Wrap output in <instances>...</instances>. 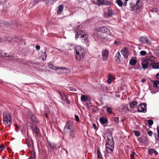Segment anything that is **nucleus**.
Masks as SVG:
<instances>
[{
    "label": "nucleus",
    "mask_w": 159,
    "mask_h": 159,
    "mask_svg": "<svg viewBox=\"0 0 159 159\" xmlns=\"http://www.w3.org/2000/svg\"><path fill=\"white\" fill-rule=\"evenodd\" d=\"M146 59L150 65L152 64L154 62L156 61V58L153 56H151Z\"/></svg>",
    "instance_id": "nucleus-11"
},
{
    "label": "nucleus",
    "mask_w": 159,
    "mask_h": 159,
    "mask_svg": "<svg viewBox=\"0 0 159 159\" xmlns=\"http://www.w3.org/2000/svg\"><path fill=\"white\" fill-rule=\"evenodd\" d=\"M156 77L157 78L159 79V73L157 74Z\"/></svg>",
    "instance_id": "nucleus-61"
},
{
    "label": "nucleus",
    "mask_w": 159,
    "mask_h": 159,
    "mask_svg": "<svg viewBox=\"0 0 159 159\" xmlns=\"http://www.w3.org/2000/svg\"><path fill=\"white\" fill-rule=\"evenodd\" d=\"M28 159H35V153L34 152L31 153L30 157Z\"/></svg>",
    "instance_id": "nucleus-29"
},
{
    "label": "nucleus",
    "mask_w": 159,
    "mask_h": 159,
    "mask_svg": "<svg viewBox=\"0 0 159 159\" xmlns=\"http://www.w3.org/2000/svg\"><path fill=\"white\" fill-rule=\"evenodd\" d=\"M12 122L10 113L7 111H5L3 113V123L4 125H11Z\"/></svg>",
    "instance_id": "nucleus-5"
},
{
    "label": "nucleus",
    "mask_w": 159,
    "mask_h": 159,
    "mask_svg": "<svg viewBox=\"0 0 159 159\" xmlns=\"http://www.w3.org/2000/svg\"><path fill=\"white\" fill-rule=\"evenodd\" d=\"M75 119L77 121H79V117L77 115H75Z\"/></svg>",
    "instance_id": "nucleus-49"
},
{
    "label": "nucleus",
    "mask_w": 159,
    "mask_h": 159,
    "mask_svg": "<svg viewBox=\"0 0 159 159\" xmlns=\"http://www.w3.org/2000/svg\"><path fill=\"white\" fill-rule=\"evenodd\" d=\"M58 93L59 94L60 97H61L62 99L65 101L67 103H69V101L68 98V96L67 95H66L63 93L61 92L60 91H58Z\"/></svg>",
    "instance_id": "nucleus-10"
},
{
    "label": "nucleus",
    "mask_w": 159,
    "mask_h": 159,
    "mask_svg": "<svg viewBox=\"0 0 159 159\" xmlns=\"http://www.w3.org/2000/svg\"><path fill=\"white\" fill-rule=\"evenodd\" d=\"M139 41L142 44H147L148 45H151V42L149 41L147 37H142L139 38Z\"/></svg>",
    "instance_id": "nucleus-7"
},
{
    "label": "nucleus",
    "mask_w": 159,
    "mask_h": 159,
    "mask_svg": "<svg viewBox=\"0 0 159 159\" xmlns=\"http://www.w3.org/2000/svg\"><path fill=\"white\" fill-rule=\"evenodd\" d=\"M84 35L85 34L83 31L81 30H79L76 34L75 38L76 39H77L79 37L82 38Z\"/></svg>",
    "instance_id": "nucleus-13"
},
{
    "label": "nucleus",
    "mask_w": 159,
    "mask_h": 159,
    "mask_svg": "<svg viewBox=\"0 0 159 159\" xmlns=\"http://www.w3.org/2000/svg\"><path fill=\"white\" fill-rule=\"evenodd\" d=\"M140 8L139 6H136V4H135L134 8V11H136L138 9H139Z\"/></svg>",
    "instance_id": "nucleus-41"
},
{
    "label": "nucleus",
    "mask_w": 159,
    "mask_h": 159,
    "mask_svg": "<svg viewBox=\"0 0 159 159\" xmlns=\"http://www.w3.org/2000/svg\"><path fill=\"white\" fill-rule=\"evenodd\" d=\"M32 131L34 133H36L37 135L39 136L40 135V133L39 132V129H37V128L35 126L34 128L32 129Z\"/></svg>",
    "instance_id": "nucleus-17"
},
{
    "label": "nucleus",
    "mask_w": 159,
    "mask_h": 159,
    "mask_svg": "<svg viewBox=\"0 0 159 159\" xmlns=\"http://www.w3.org/2000/svg\"><path fill=\"white\" fill-rule=\"evenodd\" d=\"M64 131L65 133H69L70 139H73L75 137V130L73 124L70 121L67 122L64 127Z\"/></svg>",
    "instance_id": "nucleus-2"
},
{
    "label": "nucleus",
    "mask_w": 159,
    "mask_h": 159,
    "mask_svg": "<svg viewBox=\"0 0 159 159\" xmlns=\"http://www.w3.org/2000/svg\"><path fill=\"white\" fill-rule=\"evenodd\" d=\"M134 133L136 137H138L140 135V133L139 131L136 130L134 131Z\"/></svg>",
    "instance_id": "nucleus-33"
},
{
    "label": "nucleus",
    "mask_w": 159,
    "mask_h": 159,
    "mask_svg": "<svg viewBox=\"0 0 159 159\" xmlns=\"http://www.w3.org/2000/svg\"><path fill=\"white\" fill-rule=\"evenodd\" d=\"M116 61H118V59H119V52H117L116 55Z\"/></svg>",
    "instance_id": "nucleus-40"
},
{
    "label": "nucleus",
    "mask_w": 159,
    "mask_h": 159,
    "mask_svg": "<svg viewBox=\"0 0 159 159\" xmlns=\"http://www.w3.org/2000/svg\"><path fill=\"white\" fill-rule=\"evenodd\" d=\"M121 107V109L122 110V112L123 111H125V110H126L127 109V107L125 106L124 107L123 106H122Z\"/></svg>",
    "instance_id": "nucleus-45"
},
{
    "label": "nucleus",
    "mask_w": 159,
    "mask_h": 159,
    "mask_svg": "<svg viewBox=\"0 0 159 159\" xmlns=\"http://www.w3.org/2000/svg\"><path fill=\"white\" fill-rule=\"evenodd\" d=\"M81 99L82 101H88L89 99L88 96L85 95L81 96Z\"/></svg>",
    "instance_id": "nucleus-21"
},
{
    "label": "nucleus",
    "mask_w": 159,
    "mask_h": 159,
    "mask_svg": "<svg viewBox=\"0 0 159 159\" xmlns=\"http://www.w3.org/2000/svg\"><path fill=\"white\" fill-rule=\"evenodd\" d=\"M107 12H105L104 14V16L105 18H108L111 17L113 15V11L111 9L108 7L107 9Z\"/></svg>",
    "instance_id": "nucleus-9"
},
{
    "label": "nucleus",
    "mask_w": 159,
    "mask_h": 159,
    "mask_svg": "<svg viewBox=\"0 0 159 159\" xmlns=\"http://www.w3.org/2000/svg\"><path fill=\"white\" fill-rule=\"evenodd\" d=\"M31 120L32 121L36 123H39L38 119L34 115H33L31 116Z\"/></svg>",
    "instance_id": "nucleus-19"
},
{
    "label": "nucleus",
    "mask_w": 159,
    "mask_h": 159,
    "mask_svg": "<svg viewBox=\"0 0 159 159\" xmlns=\"http://www.w3.org/2000/svg\"><path fill=\"white\" fill-rule=\"evenodd\" d=\"M97 156L98 159H102V155L99 148L97 149Z\"/></svg>",
    "instance_id": "nucleus-22"
},
{
    "label": "nucleus",
    "mask_w": 159,
    "mask_h": 159,
    "mask_svg": "<svg viewBox=\"0 0 159 159\" xmlns=\"http://www.w3.org/2000/svg\"><path fill=\"white\" fill-rule=\"evenodd\" d=\"M114 44L116 46H118L119 44V42L118 41H115L114 42Z\"/></svg>",
    "instance_id": "nucleus-51"
},
{
    "label": "nucleus",
    "mask_w": 159,
    "mask_h": 159,
    "mask_svg": "<svg viewBox=\"0 0 159 159\" xmlns=\"http://www.w3.org/2000/svg\"><path fill=\"white\" fill-rule=\"evenodd\" d=\"M88 37L87 35L85 34V35L84 36V37L82 38V39L84 38V41H86V42L88 41Z\"/></svg>",
    "instance_id": "nucleus-35"
},
{
    "label": "nucleus",
    "mask_w": 159,
    "mask_h": 159,
    "mask_svg": "<svg viewBox=\"0 0 159 159\" xmlns=\"http://www.w3.org/2000/svg\"><path fill=\"white\" fill-rule=\"evenodd\" d=\"M92 1L94 4L99 6L101 5H110L111 4L110 2L104 0H92Z\"/></svg>",
    "instance_id": "nucleus-6"
},
{
    "label": "nucleus",
    "mask_w": 159,
    "mask_h": 159,
    "mask_svg": "<svg viewBox=\"0 0 159 159\" xmlns=\"http://www.w3.org/2000/svg\"><path fill=\"white\" fill-rule=\"evenodd\" d=\"M135 4L136 5V6H139L140 8L141 7V4L140 2V0H138L137 1Z\"/></svg>",
    "instance_id": "nucleus-36"
},
{
    "label": "nucleus",
    "mask_w": 159,
    "mask_h": 159,
    "mask_svg": "<svg viewBox=\"0 0 159 159\" xmlns=\"http://www.w3.org/2000/svg\"><path fill=\"white\" fill-rule=\"evenodd\" d=\"M65 151L67 155L68 154V152L66 150H65Z\"/></svg>",
    "instance_id": "nucleus-62"
},
{
    "label": "nucleus",
    "mask_w": 159,
    "mask_h": 159,
    "mask_svg": "<svg viewBox=\"0 0 159 159\" xmlns=\"http://www.w3.org/2000/svg\"><path fill=\"white\" fill-rule=\"evenodd\" d=\"M112 121L116 123H118L119 122V117H116L112 118Z\"/></svg>",
    "instance_id": "nucleus-32"
},
{
    "label": "nucleus",
    "mask_w": 159,
    "mask_h": 159,
    "mask_svg": "<svg viewBox=\"0 0 159 159\" xmlns=\"http://www.w3.org/2000/svg\"><path fill=\"white\" fill-rule=\"evenodd\" d=\"M141 82L142 83H144L145 81V80L144 79H143L141 81Z\"/></svg>",
    "instance_id": "nucleus-57"
},
{
    "label": "nucleus",
    "mask_w": 159,
    "mask_h": 159,
    "mask_svg": "<svg viewBox=\"0 0 159 159\" xmlns=\"http://www.w3.org/2000/svg\"><path fill=\"white\" fill-rule=\"evenodd\" d=\"M48 68L50 69H52L53 70H56V69L57 67L55 66H53L52 64H51V63H49L48 65Z\"/></svg>",
    "instance_id": "nucleus-24"
},
{
    "label": "nucleus",
    "mask_w": 159,
    "mask_h": 159,
    "mask_svg": "<svg viewBox=\"0 0 159 159\" xmlns=\"http://www.w3.org/2000/svg\"><path fill=\"white\" fill-rule=\"evenodd\" d=\"M148 62L146 59L145 60L142 62V67L143 69H146L149 65Z\"/></svg>",
    "instance_id": "nucleus-16"
},
{
    "label": "nucleus",
    "mask_w": 159,
    "mask_h": 159,
    "mask_svg": "<svg viewBox=\"0 0 159 159\" xmlns=\"http://www.w3.org/2000/svg\"><path fill=\"white\" fill-rule=\"evenodd\" d=\"M36 48L37 50H39L40 49V46L39 45H37L36 46Z\"/></svg>",
    "instance_id": "nucleus-53"
},
{
    "label": "nucleus",
    "mask_w": 159,
    "mask_h": 159,
    "mask_svg": "<svg viewBox=\"0 0 159 159\" xmlns=\"http://www.w3.org/2000/svg\"><path fill=\"white\" fill-rule=\"evenodd\" d=\"M107 82L108 83H111V80L110 79H108L107 80Z\"/></svg>",
    "instance_id": "nucleus-54"
},
{
    "label": "nucleus",
    "mask_w": 159,
    "mask_h": 159,
    "mask_svg": "<svg viewBox=\"0 0 159 159\" xmlns=\"http://www.w3.org/2000/svg\"><path fill=\"white\" fill-rule=\"evenodd\" d=\"M40 1V0H34V4H36L38 3Z\"/></svg>",
    "instance_id": "nucleus-48"
},
{
    "label": "nucleus",
    "mask_w": 159,
    "mask_h": 159,
    "mask_svg": "<svg viewBox=\"0 0 159 159\" xmlns=\"http://www.w3.org/2000/svg\"><path fill=\"white\" fill-rule=\"evenodd\" d=\"M137 104V102L136 101H133L132 103L130 104V107L132 108H134L136 107Z\"/></svg>",
    "instance_id": "nucleus-23"
},
{
    "label": "nucleus",
    "mask_w": 159,
    "mask_h": 159,
    "mask_svg": "<svg viewBox=\"0 0 159 159\" xmlns=\"http://www.w3.org/2000/svg\"><path fill=\"white\" fill-rule=\"evenodd\" d=\"M93 126L95 129H98L97 127L95 124H93Z\"/></svg>",
    "instance_id": "nucleus-52"
},
{
    "label": "nucleus",
    "mask_w": 159,
    "mask_h": 159,
    "mask_svg": "<svg viewBox=\"0 0 159 159\" xmlns=\"http://www.w3.org/2000/svg\"><path fill=\"white\" fill-rule=\"evenodd\" d=\"M107 141L106 144V150L108 153H111L114 148V142L113 138L111 135H108L107 137Z\"/></svg>",
    "instance_id": "nucleus-3"
},
{
    "label": "nucleus",
    "mask_w": 159,
    "mask_h": 159,
    "mask_svg": "<svg viewBox=\"0 0 159 159\" xmlns=\"http://www.w3.org/2000/svg\"><path fill=\"white\" fill-rule=\"evenodd\" d=\"M142 141L144 142H146L147 141V137L146 136H143L142 138Z\"/></svg>",
    "instance_id": "nucleus-38"
},
{
    "label": "nucleus",
    "mask_w": 159,
    "mask_h": 159,
    "mask_svg": "<svg viewBox=\"0 0 159 159\" xmlns=\"http://www.w3.org/2000/svg\"><path fill=\"white\" fill-rule=\"evenodd\" d=\"M41 57L42 58V59L43 61H44L46 59V54L45 52H44L43 53L41 54Z\"/></svg>",
    "instance_id": "nucleus-30"
},
{
    "label": "nucleus",
    "mask_w": 159,
    "mask_h": 159,
    "mask_svg": "<svg viewBox=\"0 0 159 159\" xmlns=\"http://www.w3.org/2000/svg\"><path fill=\"white\" fill-rule=\"evenodd\" d=\"M137 62V61L134 59H131L129 61V63L131 65H134L136 64Z\"/></svg>",
    "instance_id": "nucleus-28"
},
{
    "label": "nucleus",
    "mask_w": 159,
    "mask_h": 159,
    "mask_svg": "<svg viewBox=\"0 0 159 159\" xmlns=\"http://www.w3.org/2000/svg\"><path fill=\"white\" fill-rule=\"evenodd\" d=\"M154 151V149H151L148 150V152L150 154H152Z\"/></svg>",
    "instance_id": "nucleus-44"
},
{
    "label": "nucleus",
    "mask_w": 159,
    "mask_h": 159,
    "mask_svg": "<svg viewBox=\"0 0 159 159\" xmlns=\"http://www.w3.org/2000/svg\"><path fill=\"white\" fill-rule=\"evenodd\" d=\"M99 120L102 124H104L107 123V120L104 117H102L100 118Z\"/></svg>",
    "instance_id": "nucleus-18"
},
{
    "label": "nucleus",
    "mask_w": 159,
    "mask_h": 159,
    "mask_svg": "<svg viewBox=\"0 0 159 159\" xmlns=\"http://www.w3.org/2000/svg\"><path fill=\"white\" fill-rule=\"evenodd\" d=\"M57 74L59 75H61L64 73H66V68H64L63 67H57L56 70Z\"/></svg>",
    "instance_id": "nucleus-12"
},
{
    "label": "nucleus",
    "mask_w": 159,
    "mask_h": 159,
    "mask_svg": "<svg viewBox=\"0 0 159 159\" xmlns=\"http://www.w3.org/2000/svg\"><path fill=\"white\" fill-rule=\"evenodd\" d=\"M112 78H113V76L112 75H109V77L108 79H110L111 80V79H112Z\"/></svg>",
    "instance_id": "nucleus-56"
},
{
    "label": "nucleus",
    "mask_w": 159,
    "mask_h": 159,
    "mask_svg": "<svg viewBox=\"0 0 159 159\" xmlns=\"http://www.w3.org/2000/svg\"><path fill=\"white\" fill-rule=\"evenodd\" d=\"M138 111L139 112H146V107L145 104H140L138 107Z\"/></svg>",
    "instance_id": "nucleus-8"
},
{
    "label": "nucleus",
    "mask_w": 159,
    "mask_h": 159,
    "mask_svg": "<svg viewBox=\"0 0 159 159\" xmlns=\"http://www.w3.org/2000/svg\"><path fill=\"white\" fill-rule=\"evenodd\" d=\"M5 147L3 144H2L1 146H0V151H3L5 148Z\"/></svg>",
    "instance_id": "nucleus-43"
},
{
    "label": "nucleus",
    "mask_w": 159,
    "mask_h": 159,
    "mask_svg": "<svg viewBox=\"0 0 159 159\" xmlns=\"http://www.w3.org/2000/svg\"><path fill=\"white\" fill-rule=\"evenodd\" d=\"M107 30L108 29L107 28L104 27H101L97 31L96 36L98 38H105V36L106 35V33Z\"/></svg>",
    "instance_id": "nucleus-4"
},
{
    "label": "nucleus",
    "mask_w": 159,
    "mask_h": 159,
    "mask_svg": "<svg viewBox=\"0 0 159 159\" xmlns=\"http://www.w3.org/2000/svg\"><path fill=\"white\" fill-rule=\"evenodd\" d=\"M4 51H3L0 50V57H3Z\"/></svg>",
    "instance_id": "nucleus-46"
},
{
    "label": "nucleus",
    "mask_w": 159,
    "mask_h": 159,
    "mask_svg": "<svg viewBox=\"0 0 159 159\" xmlns=\"http://www.w3.org/2000/svg\"><path fill=\"white\" fill-rule=\"evenodd\" d=\"M109 52L107 50L105 49L102 52V58L103 60H106L108 57Z\"/></svg>",
    "instance_id": "nucleus-14"
},
{
    "label": "nucleus",
    "mask_w": 159,
    "mask_h": 159,
    "mask_svg": "<svg viewBox=\"0 0 159 159\" xmlns=\"http://www.w3.org/2000/svg\"><path fill=\"white\" fill-rule=\"evenodd\" d=\"M153 153L155 155H157L158 154V152L155 150H154V151Z\"/></svg>",
    "instance_id": "nucleus-58"
},
{
    "label": "nucleus",
    "mask_w": 159,
    "mask_h": 159,
    "mask_svg": "<svg viewBox=\"0 0 159 159\" xmlns=\"http://www.w3.org/2000/svg\"><path fill=\"white\" fill-rule=\"evenodd\" d=\"M116 2L117 4L119 6V0H117L116 1Z\"/></svg>",
    "instance_id": "nucleus-59"
},
{
    "label": "nucleus",
    "mask_w": 159,
    "mask_h": 159,
    "mask_svg": "<svg viewBox=\"0 0 159 159\" xmlns=\"http://www.w3.org/2000/svg\"><path fill=\"white\" fill-rule=\"evenodd\" d=\"M153 69H159V63H154L152 66Z\"/></svg>",
    "instance_id": "nucleus-25"
},
{
    "label": "nucleus",
    "mask_w": 159,
    "mask_h": 159,
    "mask_svg": "<svg viewBox=\"0 0 159 159\" xmlns=\"http://www.w3.org/2000/svg\"><path fill=\"white\" fill-rule=\"evenodd\" d=\"M121 52L125 58H127L128 57V50L126 48H124L121 51Z\"/></svg>",
    "instance_id": "nucleus-15"
},
{
    "label": "nucleus",
    "mask_w": 159,
    "mask_h": 159,
    "mask_svg": "<svg viewBox=\"0 0 159 159\" xmlns=\"http://www.w3.org/2000/svg\"><path fill=\"white\" fill-rule=\"evenodd\" d=\"M153 123V121L152 120H148V123L149 125H152Z\"/></svg>",
    "instance_id": "nucleus-37"
},
{
    "label": "nucleus",
    "mask_w": 159,
    "mask_h": 159,
    "mask_svg": "<svg viewBox=\"0 0 159 159\" xmlns=\"http://www.w3.org/2000/svg\"><path fill=\"white\" fill-rule=\"evenodd\" d=\"M75 58L78 61L83 60L85 56V51L84 49L80 46H76L75 48Z\"/></svg>",
    "instance_id": "nucleus-1"
},
{
    "label": "nucleus",
    "mask_w": 159,
    "mask_h": 159,
    "mask_svg": "<svg viewBox=\"0 0 159 159\" xmlns=\"http://www.w3.org/2000/svg\"><path fill=\"white\" fill-rule=\"evenodd\" d=\"M152 131H149L148 132V135L150 136H152Z\"/></svg>",
    "instance_id": "nucleus-47"
},
{
    "label": "nucleus",
    "mask_w": 159,
    "mask_h": 159,
    "mask_svg": "<svg viewBox=\"0 0 159 159\" xmlns=\"http://www.w3.org/2000/svg\"><path fill=\"white\" fill-rule=\"evenodd\" d=\"M63 9V5H61L58 7V10L57 11V13L58 14H60L61 13Z\"/></svg>",
    "instance_id": "nucleus-20"
},
{
    "label": "nucleus",
    "mask_w": 159,
    "mask_h": 159,
    "mask_svg": "<svg viewBox=\"0 0 159 159\" xmlns=\"http://www.w3.org/2000/svg\"><path fill=\"white\" fill-rule=\"evenodd\" d=\"M157 132L158 133V140H159V129L158 128H157Z\"/></svg>",
    "instance_id": "nucleus-55"
},
{
    "label": "nucleus",
    "mask_w": 159,
    "mask_h": 159,
    "mask_svg": "<svg viewBox=\"0 0 159 159\" xmlns=\"http://www.w3.org/2000/svg\"><path fill=\"white\" fill-rule=\"evenodd\" d=\"M140 54L142 56H145L147 54V52L144 51H142L140 52Z\"/></svg>",
    "instance_id": "nucleus-39"
},
{
    "label": "nucleus",
    "mask_w": 159,
    "mask_h": 159,
    "mask_svg": "<svg viewBox=\"0 0 159 159\" xmlns=\"http://www.w3.org/2000/svg\"><path fill=\"white\" fill-rule=\"evenodd\" d=\"M152 83L154 87L157 88L158 87V84H159V81L154 80L153 82Z\"/></svg>",
    "instance_id": "nucleus-26"
},
{
    "label": "nucleus",
    "mask_w": 159,
    "mask_h": 159,
    "mask_svg": "<svg viewBox=\"0 0 159 159\" xmlns=\"http://www.w3.org/2000/svg\"><path fill=\"white\" fill-rule=\"evenodd\" d=\"M135 153L134 152H132L130 155V157L131 159H134V155Z\"/></svg>",
    "instance_id": "nucleus-42"
},
{
    "label": "nucleus",
    "mask_w": 159,
    "mask_h": 159,
    "mask_svg": "<svg viewBox=\"0 0 159 159\" xmlns=\"http://www.w3.org/2000/svg\"><path fill=\"white\" fill-rule=\"evenodd\" d=\"M9 55H7V53L4 51L3 57H7Z\"/></svg>",
    "instance_id": "nucleus-50"
},
{
    "label": "nucleus",
    "mask_w": 159,
    "mask_h": 159,
    "mask_svg": "<svg viewBox=\"0 0 159 159\" xmlns=\"http://www.w3.org/2000/svg\"><path fill=\"white\" fill-rule=\"evenodd\" d=\"M130 5V7L131 9V11H134V8L135 4L133 3H130L129 4Z\"/></svg>",
    "instance_id": "nucleus-34"
},
{
    "label": "nucleus",
    "mask_w": 159,
    "mask_h": 159,
    "mask_svg": "<svg viewBox=\"0 0 159 159\" xmlns=\"http://www.w3.org/2000/svg\"><path fill=\"white\" fill-rule=\"evenodd\" d=\"M106 110L107 112L109 114H111L112 111V108L111 107H107Z\"/></svg>",
    "instance_id": "nucleus-27"
},
{
    "label": "nucleus",
    "mask_w": 159,
    "mask_h": 159,
    "mask_svg": "<svg viewBox=\"0 0 159 159\" xmlns=\"http://www.w3.org/2000/svg\"><path fill=\"white\" fill-rule=\"evenodd\" d=\"M125 2L123 3L122 1L120 0V7H121L123 5L125 6H126L127 5V1H129V0H125Z\"/></svg>",
    "instance_id": "nucleus-31"
},
{
    "label": "nucleus",
    "mask_w": 159,
    "mask_h": 159,
    "mask_svg": "<svg viewBox=\"0 0 159 159\" xmlns=\"http://www.w3.org/2000/svg\"><path fill=\"white\" fill-rule=\"evenodd\" d=\"M48 144L51 148L52 147V146L51 144L50 143L48 142Z\"/></svg>",
    "instance_id": "nucleus-60"
}]
</instances>
